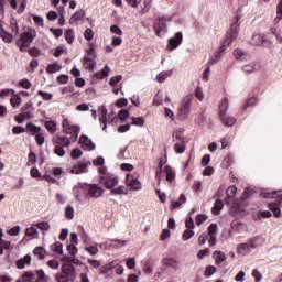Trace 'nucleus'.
Listing matches in <instances>:
<instances>
[{
	"instance_id": "f257e3e1",
	"label": "nucleus",
	"mask_w": 282,
	"mask_h": 282,
	"mask_svg": "<svg viewBox=\"0 0 282 282\" xmlns=\"http://www.w3.org/2000/svg\"><path fill=\"white\" fill-rule=\"evenodd\" d=\"M99 182L105 186V188H107V191H110V195H127L124 186H118V184H120V180H118V176L115 174L104 172L99 177Z\"/></svg>"
},
{
	"instance_id": "f03ea898",
	"label": "nucleus",
	"mask_w": 282,
	"mask_h": 282,
	"mask_svg": "<svg viewBox=\"0 0 282 282\" xmlns=\"http://www.w3.org/2000/svg\"><path fill=\"white\" fill-rule=\"evenodd\" d=\"M35 36H36V30L32 26H28L25 31L20 35V39L17 40L15 45H18L21 52H28Z\"/></svg>"
},
{
	"instance_id": "7ed1b4c3",
	"label": "nucleus",
	"mask_w": 282,
	"mask_h": 282,
	"mask_svg": "<svg viewBox=\"0 0 282 282\" xmlns=\"http://www.w3.org/2000/svg\"><path fill=\"white\" fill-rule=\"evenodd\" d=\"M239 28H241V24L239 23V15H237L235 18V23L231 24L225 36V40L221 43V50H224V47H230V44L237 41L239 37Z\"/></svg>"
},
{
	"instance_id": "20e7f679",
	"label": "nucleus",
	"mask_w": 282,
	"mask_h": 282,
	"mask_svg": "<svg viewBox=\"0 0 282 282\" xmlns=\"http://www.w3.org/2000/svg\"><path fill=\"white\" fill-rule=\"evenodd\" d=\"M193 105V94L183 97L178 106L177 117L181 120H186L191 116V107Z\"/></svg>"
},
{
	"instance_id": "39448f33",
	"label": "nucleus",
	"mask_w": 282,
	"mask_h": 282,
	"mask_svg": "<svg viewBox=\"0 0 282 282\" xmlns=\"http://www.w3.org/2000/svg\"><path fill=\"white\" fill-rule=\"evenodd\" d=\"M126 186L129 191H142V183L138 180V173L132 172L126 175Z\"/></svg>"
},
{
	"instance_id": "423d86ee",
	"label": "nucleus",
	"mask_w": 282,
	"mask_h": 282,
	"mask_svg": "<svg viewBox=\"0 0 282 282\" xmlns=\"http://www.w3.org/2000/svg\"><path fill=\"white\" fill-rule=\"evenodd\" d=\"M257 248V240H249L245 243H240L236 248L237 254L240 257H246V254H250L252 250Z\"/></svg>"
},
{
	"instance_id": "0eeeda50",
	"label": "nucleus",
	"mask_w": 282,
	"mask_h": 282,
	"mask_svg": "<svg viewBox=\"0 0 282 282\" xmlns=\"http://www.w3.org/2000/svg\"><path fill=\"white\" fill-rule=\"evenodd\" d=\"M62 129L64 133L72 134L74 133V140H78V135L80 133V126L72 124L67 118L62 120Z\"/></svg>"
},
{
	"instance_id": "6e6552de",
	"label": "nucleus",
	"mask_w": 282,
	"mask_h": 282,
	"mask_svg": "<svg viewBox=\"0 0 282 282\" xmlns=\"http://www.w3.org/2000/svg\"><path fill=\"white\" fill-rule=\"evenodd\" d=\"M99 113H100V122H102L104 127L102 130L105 131V129H107V123L111 124V122H113V120L116 119V116L112 113H108L107 111V106L102 105L99 108Z\"/></svg>"
},
{
	"instance_id": "1a4fd4ad",
	"label": "nucleus",
	"mask_w": 282,
	"mask_h": 282,
	"mask_svg": "<svg viewBox=\"0 0 282 282\" xmlns=\"http://www.w3.org/2000/svg\"><path fill=\"white\" fill-rule=\"evenodd\" d=\"M182 41H184V35L182 32L175 33L174 36L167 40V50L169 52H173V50H177L180 45H182Z\"/></svg>"
},
{
	"instance_id": "9d476101",
	"label": "nucleus",
	"mask_w": 282,
	"mask_h": 282,
	"mask_svg": "<svg viewBox=\"0 0 282 282\" xmlns=\"http://www.w3.org/2000/svg\"><path fill=\"white\" fill-rule=\"evenodd\" d=\"M250 44L254 45L256 47H270V45H272V43L269 40H267L265 35L263 34L253 35L250 40Z\"/></svg>"
},
{
	"instance_id": "9b49d317",
	"label": "nucleus",
	"mask_w": 282,
	"mask_h": 282,
	"mask_svg": "<svg viewBox=\"0 0 282 282\" xmlns=\"http://www.w3.org/2000/svg\"><path fill=\"white\" fill-rule=\"evenodd\" d=\"M73 194L75 199L77 202H82L83 197H87V184L86 183H79L74 186Z\"/></svg>"
},
{
	"instance_id": "f8f14e48",
	"label": "nucleus",
	"mask_w": 282,
	"mask_h": 282,
	"mask_svg": "<svg viewBox=\"0 0 282 282\" xmlns=\"http://www.w3.org/2000/svg\"><path fill=\"white\" fill-rule=\"evenodd\" d=\"M90 164V161H78L75 165H73L70 172L74 175H83V173H87V167H89Z\"/></svg>"
},
{
	"instance_id": "ddd939ff",
	"label": "nucleus",
	"mask_w": 282,
	"mask_h": 282,
	"mask_svg": "<svg viewBox=\"0 0 282 282\" xmlns=\"http://www.w3.org/2000/svg\"><path fill=\"white\" fill-rule=\"evenodd\" d=\"M104 189L102 187L96 185V184H87V197H102Z\"/></svg>"
},
{
	"instance_id": "4468645a",
	"label": "nucleus",
	"mask_w": 282,
	"mask_h": 282,
	"mask_svg": "<svg viewBox=\"0 0 282 282\" xmlns=\"http://www.w3.org/2000/svg\"><path fill=\"white\" fill-rule=\"evenodd\" d=\"M12 10H17L18 14H23L25 12V2L23 0H7Z\"/></svg>"
},
{
	"instance_id": "2eb2a0df",
	"label": "nucleus",
	"mask_w": 282,
	"mask_h": 282,
	"mask_svg": "<svg viewBox=\"0 0 282 282\" xmlns=\"http://www.w3.org/2000/svg\"><path fill=\"white\" fill-rule=\"evenodd\" d=\"M79 142L82 144V149H84L85 151H94L96 149V144L87 135H82L79 138Z\"/></svg>"
},
{
	"instance_id": "dca6fc26",
	"label": "nucleus",
	"mask_w": 282,
	"mask_h": 282,
	"mask_svg": "<svg viewBox=\"0 0 282 282\" xmlns=\"http://www.w3.org/2000/svg\"><path fill=\"white\" fill-rule=\"evenodd\" d=\"M21 112L25 116L26 119L34 118V104L28 101L22 108Z\"/></svg>"
},
{
	"instance_id": "f3484780",
	"label": "nucleus",
	"mask_w": 282,
	"mask_h": 282,
	"mask_svg": "<svg viewBox=\"0 0 282 282\" xmlns=\"http://www.w3.org/2000/svg\"><path fill=\"white\" fill-rule=\"evenodd\" d=\"M163 174L165 175L166 182H169L170 184H173V182H175V172L173 171L171 165H165L163 167Z\"/></svg>"
},
{
	"instance_id": "a211bd4d",
	"label": "nucleus",
	"mask_w": 282,
	"mask_h": 282,
	"mask_svg": "<svg viewBox=\"0 0 282 282\" xmlns=\"http://www.w3.org/2000/svg\"><path fill=\"white\" fill-rule=\"evenodd\" d=\"M32 263V257L24 256L23 258H20L17 262V269L18 270H24L25 265H30Z\"/></svg>"
},
{
	"instance_id": "6ab92c4d",
	"label": "nucleus",
	"mask_w": 282,
	"mask_h": 282,
	"mask_svg": "<svg viewBox=\"0 0 282 282\" xmlns=\"http://www.w3.org/2000/svg\"><path fill=\"white\" fill-rule=\"evenodd\" d=\"M227 197L225 198L226 204H230V202H235V197L237 196V187L229 186L226 191Z\"/></svg>"
},
{
	"instance_id": "aec40b11",
	"label": "nucleus",
	"mask_w": 282,
	"mask_h": 282,
	"mask_svg": "<svg viewBox=\"0 0 282 282\" xmlns=\"http://www.w3.org/2000/svg\"><path fill=\"white\" fill-rule=\"evenodd\" d=\"M61 69H63V65L58 62H52L46 66L47 74H56L57 72H61Z\"/></svg>"
},
{
	"instance_id": "412c9836",
	"label": "nucleus",
	"mask_w": 282,
	"mask_h": 282,
	"mask_svg": "<svg viewBox=\"0 0 282 282\" xmlns=\"http://www.w3.org/2000/svg\"><path fill=\"white\" fill-rule=\"evenodd\" d=\"M213 259H214L216 265H219V264L224 263V261H226V253H224L223 251H214Z\"/></svg>"
},
{
	"instance_id": "4be33fe9",
	"label": "nucleus",
	"mask_w": 282,
	"mask_h": 282,
	"mask_svg": "<svg viewBox=\"0 0 282 282\" xmlns=\"http://www.w3.org/2000/svg\"><path fill=\"white\" fill-rule=\"evenodd\" d=\"M36 228L41 230L42 235H45V232H50L52 230V225L47 221H39L35 224Z\"/></svg>"
},
{
	"instance_id": "5701e85b",
	"label": "nucleus",
	"mask_w": 282,
	"mask_h": 282,
	"mask_svg": "<svg viewBox=\"0 0 282 282\" xmlns=\"http://www.w3.org/2000/svg\"><path fill=\"white\" fill-rule=\"evenodd\" d=\"M51 54H53L55 58H61L63 54H67V47L58 45L57 47L51 50Z\"/></svg>"
},
{
	"instance_id": "b1692460",
	"label": "nucleus",
	"mask_w": 282,
	"mask_h": 282,
	"mask_svg": "<svg viewBox=\"0 0 282 282\" xmlns=\"http://www.w3.org/2000/svg\"><path fill=\"white\" fill-rule=\"evenodd\" d=\"M55 144L57 147H66L68 148L69 144H72V142L69 141V138L65 137V135H59L55 139Z\"/></svg>"
},
{
	"instance_id": "393cba45",
	"label": "nucleus",
	"mask_w": 282,
	"mask_h": 282,
	"mask_svg": "<svg viewBox=\"0 0 282 282\" xmlns=\"http://www.w3.org/2000/svg\"><path fill=\"white\" fill-rule=\"evenodd\" d=\"M173 76V70H163L159 75H156V83H164L166 78H171Z\"/></svg>"
},
{
	"instance_id": "a878e982",
	"label": "nucleus",
	"mask_w": 282,
	"mask_h": 282,
	"mask_svg": "<svg viewBox=\"0 0 282 282\" xmlns=\"http://www.w3.org/2000/svg\"><path fill=\"white\" fill-rule=\"evenodd\" d=\"M35 275L32 271H26L17 282H32L34 281Z\"/></svg>"
},
{
	"instance_id": "bb28decb",
	"label": "nucleus",
	"mask_w": 282,
	"mask_h": 282,
	"mask_svg": "<svg viewBox=\"0 0 282 282\" xmlns=\"http://www.w3.org/2000/svg\"><path fill=\"white\" fill-rule=\"evenodd\" d=\"M108 243L112 248H124V246H127V240L109 239Z\"/></svg>"
},
{
	"instance_id": "cd10ccee",
	"label": "nucleus",
	"mask_w": 282,
	"mask_h": 282,
	"mask_svg": "<svg viewBox=\"0 0 282 282\" xmlns=\"http://www.w3.org/2000/svg\"><path fill=\"white\" fill-rule=\"evenodd\" d=\"M26 131L31 135H36L42 131V129L41 127L34 126V123H26Z\"/></svg>"
},
{
	"instance_id": "c85d7f7f",
	"label": "nucleus",
	"mask_w": 282,
	"mask_h": 282,
	"mask_svg": "<svg viewBox=\"0 0 282 282\" xmlns=\"http://www.w3.org/2000/svg\"><path fill=\"white\" fill-rule=\"evenodd\" d=\"M0 36L4 41V43H12V41L14 40V35H12L8 31H4L3 29L0 30Z\"/></svg>"
},
{
	"instance_id": "c756f323",
	"label": "nucleus",
	"mask_w": 282,
	"mask_h": 282,
	"mask_svg": "<svg viewBox=\"0 0 282 282\" xmlns=\"http://www.w3.org/2000/svg\"><path fill=\"white\" fill-rule=\"evenodd\" d=\"M26 237H31V239H39V229L36 227L32 226L26 228L25 230Z\"/></svg>"
},
{
	"instance_id": "7c9ffc66",
	"label": "nucleus",
	"mask_w": 282,
	"mask_h": 282,
	"mask_svg": "<svg viewBox=\"0 0 282 282\" xmlns=\"http://www.w3.org/2000/svg\"><path fill=\"white\" fill-rule=\"evenodd\" d=\"M234 56L235 58H237L238 61H246V58H248V53L245 52L241 48H236L234 51Z\"/></svg>"
},
{
	"instance_id": "2f4dec72",
	"label": "nucleus",
	"mask_w": 282,
	"mask_h": 282,
	"mask_svg": "<svg viewBox=\"0 0 282 282\" xmlns=\"http://www.w3.org/2000/svg\"><path fill=\"white\" fill-rule=\"evenodd\" d=\"M10 30L12 34H14L15 36H19V22L17 21L15 18L10 19Z\"/></svg>"
},
{
	"instance_id": "473e14b6",
	"label": "nucleus",
	"mask_w": 282,
	"mask_h": 282,
	"mask_svg": "<svg viewBox=\"0 0 282 282\" xmlns=\"http://www.w3.org/2000/svg\"><path fill=\"white\" fill-rule=\"evenodd\" d=\"M10 102H11V106L13 108H17V107H21V102H23V100L21 99V96L18 95L17 93H14L10 99Z\"/></svg>"
},
{
	"instance_id": "72a5a7b5",
	"label": "nucleus",
	"mask_w": 282,
	"mask_h": 282,
	"mask_svg": "<svg viewBox=\"0 0 282 282\" xmlns=\"http://www.w3.org/2000/svg\"><path fill=\"white\" fill-rule=\"evenodd\" d=\"M62 272H63L66 276H72V274H74V272H76V269H75L74 265H72V264H63V265H62Z\"/></svg>"
},
{
	"instance_id": "f704fd0d",
	"label": "nucleus",
	"mask_w": 282,
	"mask_h": 282,
	"mask_svg": "<svg viewBox=\"0 0 282 282\" xmlns=\"http://www.w3.org/2000/svg\"><path fill=\"white\" fill-rule=\"evenodd\" d=\"M226 111H228V98H224L220 101V105H219V117L226 116Z\"/></svg>"
},
{
	"instance_id": "c9c22d12",
	"label": "nucleus",
	"mask_w": 282,
	"mask_h": 282,
	"mask_svg": "<svg viewBox=\"0 0 282 282\" xmlns=\"http://www.w3.org/2000/svg\"><path fill=\"white\" fill-rule=\"evenodd\" d=\"M232 162H235V160L232 159V155L227 154L221 162L223 169H230V166H232Z\"/></svg>"
},
{
	"instance_id": "e433bc0d",
	"label": "nucleus",
	"mask_w": 282,
	"mask_h": 282,
	"mask_svg": "<svg viewBox=\"0 0 282 282\" xmlns=\"http://www.w3.org/2000/svg\"><path fill=\"white\" fill-rule=\"evenodd\" d=\"M85 18V12L83 11H78L76 12L69 20V23L72 25H74L75 23H77L78 21H83V19Z\"/></svg>"
},
{
	"instance_id": "4c0bfd02",
	"label": "nucleus",
	"mask_w": 282,
	"mask_h": 282,
	"mask_svg": "<svg viewBox=\"0 0 282 282\" xmlns=\"http://www.w3.org/2000/svg\"><path fill=\"white\" fill-rule=\"evenodd\" d=\"M220 120L223 122V124H225L226 127H232L237 120H235V118L232 117H228V116H220Z\"/></svg>"
},
{
	"instance_id": "58836bf2",
	"label": "nucleus",
	"mask_w": 282,
	"mask_h": 282,
	"mask_svg": "<svg viewBox=\"0 0 282 282\" xmlns=\"http://www.w3.org/2000/svg\"><path fill=\"white\" fill-rule=\"evenodd\" d=\"M282 21V0H279L276 4V17L274 18V23H281Z\"/></svg>"
},
{
	"instance_id": "ea45409f",
	"label": "nucleus",
	"mask_w": 282,
	"mask_h": 282,
	"mask_svg": "<svg viewBox=\"0 0 282 282\" xmlns=\"http://www.w3.org/2000/svg\"><path fill=\"white\" fill-rule=\"evenodd\" d=\"M45 129L48 131V133L54 134L56 133V121L50 120L45 122Z\"/></svg>"
},
{
	"instance_id": "a19ab883",
	"label": "nucleus",
	"mask_w": 282,
	"mask_h": 282,
	"mask_svg": "<svg viewBox=\"0 0 282 282\" xmlns=\"http://www.w3.org/2000/svg\"><path fill=\"white\" fill-rule=\"evenodd\" d=\"M270 210H272L273 216L279 218L281 217V208H279V205L275 203H270L269 205Z\"/></svg>"
},
{
	"instance_id": "79ce46f5",
	"label": "nucleus",
	"mask_w": 282,
	"mask_h": 282,
	"mask_svg": "<svg viewBox=\"0 0 282 282\" xmlns=\"http://www.w3.org/2000/svg\"><path fill=\"white\" fill-rule=\"evenodd\" d=\"M231 229L235 231V232H243V230H246V225L245 224H241L239 221H234L231 224Z\"/></svg>"
},
{
	"instance_id": "37998d69",
	"label": "nucleus",
	"mask_w": 282,
	"mask_h": 282,
	"mask_svg": "<svg viewBox=\"0 0 282 282\" xmlns=\"http://www.w3.org/2000/svg\"><path fill=\"white\" fill-rule=\"evenodd\" d=\"M221 208H224V202H221V199H217L214 204V207L212 208V213L214 215H219Z\"/></svg>"
},
{
	"instance_id": "c03bdc74",
	"label": "nucleus",
	"mask_w": 282,
	"mask_h": 282,
	"mask_svg": "<svg viewBox=\"0 0 282 282\" xmlns=\"http://www.w3.org/2000/svg\"><path fill=\"white\" fill-rule=\"evenodd\" d=\"M207 230L208 237H217V232H219V227L217 226V224H210Z\"/></svg>"
},
{
	"instance_id": "a18cd8bd",
	"label": "nucleus",
	"mask_w": 282,
	"mask_h": 282,
	"mask_svg": "<svg viewBox=\"0 0 282 282\" xmlns=\"http://www.w3.org/2000/svg\"><path fill=\"white\" fill-rule=\"evenodd\" d=\"M76 39V35L74 34V30L69 29L65 32V40L66 42L72 45L74 43V40Z\"/></svg>"
},
{
	"instance_id": "49530a36",
	"label": "nucleus",
	"mask_w": 282,
	"mask_h": 282,
	"mask_svg": "<svg viewBox=\"0 0 282 282\" xmlns=\"http://www.w3.org/2000/svg\"><path fill=\"white\" fill-rule=\"evenodd\" d=\"M154 30L158 34V36H160L161 32H164V30H166V24H164V22H162V20H159L155 24H154Z\"/></svg>"
},
{
	"instance_id": "de8ad7c7",
	"label": "nucleus",
	"mask_w": 282,
	"mask_h": 282,
	"mask_svg": "<svg viewBox=\"0 0 282 282\" xmlns=\"http://www.w3.org/2000/svg\"><path fill=\"white\" fill-rule=\"evenodd\" d=\"M113 268H116V265L113 264V262H111V263L102 265L99 269V272H100V274H109V272H111V270H113Z\"/></svg>"
},
{
	"instance_id": "09e8293b",
	"label": "nucleus",
	"mask_w": 282,
	"mask_h": 282,
	"mask_svg": "<svg viewBox=\"0 0 282 282\" xmlns=\"http://www.w3.org/2000/svg\"><path fill=\"white\" fill-rule=\"evenodd\" d=\"M33 22L37 28H45V20L41 15H32Z\"/></svg>"
},
{
	"instance_id": "8fccbe9b",
	"label": "nucleus",
	"mask_w": 282,
	"mask_h": 282,
	"mask_svg": "<svg viewBox=\"0 0 282 282\" xmlns=\"http://www.w3.org/2000/svg\"><path fill=\"white\" fill-rule=\"evenodd\" d=\"M131 124H133L134 127H144V119L143 117H131Z\"/></svg>"
},
{
	"instance_id": "3c124183",
	"label": "nucleus",
	"mask_w": 282,
	"mask_h": 282,
	"mask_svg": "<svg viewBox=\"0 0 282 282\" xmlns=\"http://www.w3.org/2000/svg\"><path fill=\"white\" fill-rule=\"evenodd\" d=\"M225 50H226V47L221 48V46H220L219 51H216V52L214 53V57L212 58L210 63H212V64L219 63V61H221V53H223Z\"/></svg>"
},
{
	"instance_id": "603ef678",
	"label": "nucleus",
	"mask_w": 282,
	"mask_h": 282,
	"mask_svg": "<svg viewBox=\"0 0 282 282\" xmlns=\"http://www.w3.org/2000/svg\"><path fill=\"white\" fill-rule=\"evenodd\" d=\"M37 96H40L41 98H43L46 101H50L54 98V94L47 93V91H44V90H39Z\"/></svg>"
},
{
	"instance_id": "864d4df0",
	"label": "nucleus",
	"mask_w": 282,
	"mask_h": 282,
	"mask_svg": "<svg viewBox=\"0 0 282 282\" xmlns=\"http://www.w3.org/2000/svg\"><path fill=\"white\" fill-rule=\"evenodd\" d=\"M210 250L208 248L205 249H200L197 251L196 253V258L202 261V259H206V257H208Z\"/></svg>"
},
{
	"instance_id": "5fc2aeb1",
	"label": "nucleus",
	"mask_w": 282,
	"mask_h": 282,
	"mask_svg": "<svg viewBox=\"0 0 282 282\" xmlns=\"http://www.w3.org/2000/svg\"><path fill=\"white\" fill-rule=\"evenodd\" d=\"M33 254H35L37 259H45V249L43 247H36L33 250Z\"/></svg>"
},
{
	"instance_id": "6e6d98bb",
	"label": "nucleus",
	"mask_w": 282,
	"mask_h": 282,
	"mask_svg": "<svg viewBox=\"0 0 282 282\" xmlns=\"http://www.w3.org/2000/svg\"><path fill=\"white\" fill-rule=\"evenodd\" d=\"M35 142L37 147H43V144H45V134L37 132V134H35Z\"/></svg>"
},
{
	"instance_id": "4d7b16f0",
	"label": "nucleus",
	"mask_w": 282,
	"mask_h": 282,
	"mask_svg": "<svg viewBox=\"0 0 282 282\" xmlns=\"http://www.w3.org/2000/svg\"><path fill=\"white\" fill-rule=\"evenodd\" d=\"M216 272H217V268L215 265H208L205 269L206 279H210V276H213V274H215Z\"/></svg>"
},
{
	"instance_id": "13d9d810",
	"label": "nucleus",
	"mask_w": 282,
	"mask_h": 282,
	"mask_svg": "<svg viewBox=\"0 0 282 282\" xmlns=\"http://www.w3.org/2000/svg\"><path fill=\"white\" fill-rule=\"evenodd\" d=\"M192 237H195V231L193 229H186L183 232L182 239L183 241H188V239H192Z\"/></svg>"
},
{
	"instance_id": "bf43d9fd",
	"label": "nucleus",
	"mask_w": 282,
	"mask_h": 282,
	"mask_svg": "<svg viewBox=\"0 0 282 282\" xmlns=\"http://www.w3.org/2000/svg\"><path fill=\"white\" fill-rule=\"evenodd\" d=\"M65 217L68 220L74 219V207H72V205H68L65 207Z\"/></svg>"
},
{
	"instance_id": "052dcab7",
	"label": "nucleus",
	"mask_w": 282,
	"mask_h": 282,
	"mask_svg": "<svg viewBox=\"0 0 282 282\" xmlns=\"http://www.w3.org/2000/svg\"><path fill=\"white\" fill-rule=\"evenodd\" d=\"M251 276L254 278V281H256V282H261V281H263V274H262L258 269H253V270H252Z\"/></svg>"
},
{
	"instance_id": "680f3d73",
	"label": "nucleus",
	"mask_w": 282,
	"mask_h": 282,
	"mask_svg": "<svg viewBox=\"0 0 282 282\" xmlns=\"http://www.w3.org/2000/svg\"><path fill=\"white\" fill-rule=\"evenodd\" d=\"M51 250H53V252H57V254H62V252H63V243L55 242V243L51 245Z\"/></svg>"
},
{
	"instance_id": "e2e57ef3",
	"label": "nucleus",
	"mask_w": 282,
	"mask_h": 282,
	"mask_svg": "<svg viewBox=\"0 0 282 282\" xmlns=\"http://www.w3.org/2000/svg\"><path fill=\"white\" fill-rule=\"evenodd\" d=\"M205 221H208V216H206L205 214H198L196 216V226H202V224H204Z\"/></svg>"
},
{
	"instance_id": "0e129e2a",
	"label": "nucleus",
	"mask_w": 282,
	"mask_h": 282,
	"mask_svg": "<svg viewBox=\"0 0 282 282\" xmlns=\"http://www.w3.org/2000/svg\"><path fill=\"white\" fill-rule=\"evenodd\" d=\"M84 250L86 252H88V254H90L91 257L98 254V247L96 246H88V247H85Z\"/></svg>"
},
{
	"instance_id": "69168bd1",
	"label": "nucleus",
	"mask_w": 282,
	"mask_h": 282,
	"mask_svg": "<svg viewBox=\"0 0 282 282\" xmlns=\"http://www.w3.org/2000/svg\"><path fill=\"white\" fill-rule=\"evenodd\" d=\"M37 281L40 282H46L47 278L45 276V271L43 269H40L36 271Z\"/></svg>"
},
{
	"instance_id": "338daca9",
	"label": "nucleus",
	"mask_w": 282,
	"mask_h": 282,
	"mask_svg": "<svg viewBox=\"0 0 282 282\" xmlns=\"http://www.w3.org/2000/svg\"><path fill=\"white\" fill-rule=\"evenodd\" d=\"M19 87H21L22 89H30V87H32V83L23 78L19 82Z\"/></svg>"
},
{
	"instance_id": "774afa93",
	"label": "nucleus",
	"mask_w": 282,
	"mask_h": 282,
	"mask_svg": "<svg viewBox=\"0 0 282 282\" xmlns=\"http://www.w3.org/2000/svg\"><path fill=\"white\" fill-rule=\"evenodd\" d=\"M56 281L57 282H68L69 281V276L66 275L63 271L61 273H57L56 275Z\"/></svg>"
}]
</instances>
